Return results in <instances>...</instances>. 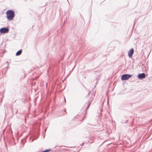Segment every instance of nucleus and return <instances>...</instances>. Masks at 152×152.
<instances>
[{"label": "nucleus", "mask_w": 152, "mask_h": 152, "mask_svg": "<svg viewBox=\"0 0 152 152\" xmlns=\"http://www.w3.org/2000/svg\"><path fill=\"white\" fill-rule=\"evenodd\" d=\"M7 20H12L14 18L15 16V13L14 11L11 10H7L6 13Z\"/></svg>", "instance_id": "1"}, {"label": "nucleus", "mask_w": 152, "mask_h": 152, "mask_svg": "<svg viewBox=\"0 0 152 152\" xmlns=\"http://www.w3.org/2000/svg\"><path fill=\"white\" fill-rule=\"evenodd\" d=\"M91 100H89L87 102H86L84 104V105L83 106V109H84L86 111L87 110L88 108L90 106V105L91 103V102L92 101V99L91 98ZM86 113V111L84 113V114L85 113Z\"/></svg>", "instance_id": "2"}, {"label": "nucleus", "mask_w": 152, "mask_h": 152, "mask_svg": "<svg viewBox=\"0 0 152 152\" xmlns=\"http://www.w3.org/2000/svg\"><path fill=\"white\" fill-rule=\"evenodd\" d=\"M132 77V75L130 74H124L121 76V79L122 80H127Z\"/></svg>", "instance_id": "3"}, {"label": "nucleus", "mask_w": 152, "mask_h": 152, "mask_svg": "<svg viewBox=\"0 0 152 152\" xmlns=\"http://www.w3.org/2000/svg\"><path fill=\"white\" fill-rule=\"evenodd\" d=\"M9 28L7 27H3L0 29V32L1 33L5 34L9 32Z\"/></svg>", "instance_id": "4"}, {"label": "nucleus", "mask_w": 152, "mask_h": 152, "mask_svg": "<svg viewBox=\"0 0 152 152\" xmlns=\"http://www.w3.org/2000/svg\"><path fill=\"white\" fill-rule=\"evenodd\" d=\"M138 78L139 79H142L146 77L145 74L144 73H142L141 74L139 73L137 76Z\"/></svg>", "instance_id": "5"}, {"label": "nucleus", "mask_w": 152, "mask_h": 152, "mask_svg": "<svg viewBox=\"0 0 152 152\" xmlns=\"http://www.w3.org/2000/svg\"><path fill=\"white\" fill-rule=\"evenodd\" d=\"M134 53V50L133 48H132L129 51L128 55L129 58H131Z\"/></svg>", "instance_id": "6"}, {"label": "nucleus", "mask_w": 152, "mask_h": 152, "mask_svg": "<svg viewBox=\"0 0 152 152\" xmlns=\"http://www.w3.org/2000/svg\"><path fill=\"white\" fill-rule=\"evenodd\" d=\"M22 52V49H20L18 51L17 53H16L15 54V55L16 56H18L20 55V54H21Z\"/></svg>", "instance_id": "7"}, {"label": "nucleus", "mask_w": 152, "mask_h": 152, "mask_svg": "<svg viewBox=\"0 0 152 152\" xmlns=\"http://www.w3.org/2000/svg\"><path fill=\"white\" fill-rule=\"evenodd\" d=\"M50 150H51L50 149H47L43 151L42 152H48L50 151Z\"/></svg>", "instance_id": "8"}, {"label": "nucleus", "mask_w": 152, "mask_h": 152, "mask_svg": "<svg viewBox=\"0 0 152 152\" xmlns=\"http://www.w3.org/2000/svg\"><path fill=\"white\" fill-rule=\"evenodd\" d=\"M18 112V110H17L16 111V113H17Z\"/></svg>", "instance_id": "9"}, {"label": "nucleus", "mask_w": 152, "mask_h": 152, "mask_svg": "<svg viewBox=\"0 0 152 152\" xmlns=\"http://www.w3.org/2000/svg\"><path fill=\"white\" fill-rule=\"evenodd\" d=\"M64 100H65V102H66V100H65V98H64Z\"/></svg>", "instance_id": "10"}, {"label": "nucleus", "mask_w": 152, "mask_h": 152, "mask_svg": "<svg viewBox=\"0 0 152 152\" xmlns=\"http://www.w3.org/2000/svg\"><path fill=\"white\" fill-rule=\"evenodd\" d=\"M98 82L97 81L96 82V84Z\"/></svg>", "instance_id": "11"}, {"label": "nucleus", "mask_w": 152, "mask_h": 152, "mask_svg": "<svg viewBox=\"0 0 152 152\" xmlns=\"http://www.w3.org/2000/svg\"><path fill=\"white\" fill-rule=\"evenodd\" d=\"M67 0L68 1V3H69V1H68V0Z\"/></svg>", "instance_id": "12"}, {"label": "nucleus", "mask_w": 152, "mask_h": 152, "mask_svg": "<svg viewBox=\"0 0 152 152\" xmlns=\"http://www.w3.org/2000/svg\"><path fill=\"white\" fill-rule=\"evenodd\" d=\"M89 93H90V92H89V93H88V94H89Z\"/></svg>", "instance_id": "13"}]
</instances>
